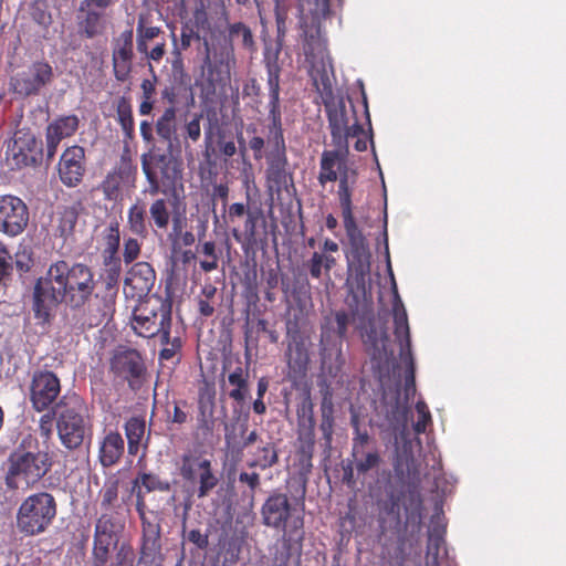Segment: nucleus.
Wrapping results in <instances>:
<instances>
[{"label":"nucleus","mask_w":566,"mask_h":566,"mask_svg":"<svg viewBox=\"0 0 566 566\" xmlns=\"http://www.w3.org/2000/svg\"><path fill=\"white\" fill-rule=\"evenodd\" d=\"M127 228L142 239H146L149 234L151 226L147 216V207L140 199H137L127 210Z\"/></svg>","instance_id":"nucleus-32"},{"label":"nucleus","mask_w":566,"mask_h":566,"mask_svg":"<svg viewBox=\"0 0 566 566\" xmlns=\"http://www.w3.org/2000/svg\"><path fill=\"white\" fill-rule=\"evenodd\" d=\"M156 272L148 262H137L127 272L124 281V294L127 298L142 302L154 287Z\"/></svg>","instance_id":"nucleus-23"},{"label":"nucleus","mask_w":566,"mask_h":566,"mask_svg":"<svg viewBox=\"0 0 566 566\" xmlns=\"http://www.w3.org/2000/svg\"><path fill=\"white\" fill-rule=\"evenodd\" d=\"M120 244V227L118 221L109 222L103 231V251L118 252Z\"/></svg>","instance_id":"nucleus-54"},{"label":"nucleus","mask_w":566,"mask_h":566,"mask_svg":"<svg viewBox=\"0 0 566 566\" xmlns=\"http://www.w3.org/2000/svg\"><path fill=\"white\" fill-rule=\"evenodd\" d=\"M217 294V287L212 284H205L198 296V311L205 317L212 316L214 313L213 298Z\"/></svg>","instance_id":"nucleus-53"},{"label":"nucleus","mask_w":566,"mask_h":566,"mask_svg":"<svg viewBox=\"0 0 566 566\" xmlns=\"http://www.w3.org/2000/svg\"><path fill=\"white\" fill-rule=\"evenodd\" d=\"M78 212L75 207H64L59 211L57 231L61 237L67 238L73 234Z\"/></svg>","instance_id":"nucleus-51"},{"label":"nucleus","mask_w":566,"mask_h":566,"mask_svg":"<svg viewBox=\"0 0 566 566\" xmlns=\"http://www.w3.org/2000/svg\"><path fill=\"white\" fill-rule=\"evenodd\" d=\"M352 457L358 474H366L378 468L381 462L380 453L376 448L360 450L358 454H352Z\"/></svg>","instance_id":"nucleus-45"},{"label":"nucleus","mask_w":566,"mask_h":566,"mask_svg":"<svg viewBox=\"0 0 566 566\" xmlns=\"http://www.w3.org/2000/svg\"><path fill=\"white\" fill-rule=\"evenodd\" d=\"M13 272L12 256L3 243H0V283L10 280Z\"/></svg>","instance_id":"nucleus-60"},{"label":"nucleus","mask_w":566,"mask_h":566,"mask_svg":"<svg viewBox=\"0 0 566 566\" xmlns=\"http://www.w3.org/2000/svg\"><path fill=\"white\" fill-rule=\"evenodd\" d=\"M262 524L283 532L284 546L290 542L304 538V516L292 506L286 494L272 492L261 507Z\"/></svg>","instance_id":"nucleus-7"},{"label":"nucleus","mask_w":566,"mask_h":566,"mask_svg":"<svg viewBox=\"0 0 566 566\" xmlns=\"http://www.w3.org/2000/svg\"><path fill=\"white\" fill-rule=\"evenodd\" d=\"M163 349L159 353V358L164 360H169L176 356V354L181 349V340L179 337H170L168 335L167 343H160Z\"/></svg>","instance_id":"nucleus-64"},{"label":"nucleus","mask_w":566,"mask_h":566,"mask_svg":"<svg viewBox=\"0 0 566 566\" xmlns=\"http://www.w3.org/2000/svg\"><path fill=\"white\" fill-rule=\"evenodd\" d=\"M206 81L216 88L217 85L224 84L230 78V71L223 61L211 62L207 56Z\"/></svg>","instance_id":"nucleus-47"},{"label":"nucleus","mask_w":566,"mask_h":566,"mask_svg":"<svg viewBox=\"0 0 566 566\" xmlns=\"http://www.w3.org/2000/svg\"><path fill=\"white\" fill-rule=\"evenodd\" d=\"M122 273V266L105 269V295H111L115 301L117 294V285Z\"/></svg>","instance_id":"nucleus-62"},{"label":"nucleus","mask_w":566,"mask_h":566,"mask_svg":"<svg viewBox=\"0 0 566 566\" xmlns=\"http://www.w3.org/2000/svg\"><path fill=\"white\" fill-rule=\"evenodd\" d=\"M407 416H408V407L406 405H401L399 400V396L395 398V401L386 407V421L387 427L394 433L398 431H402L407 426Z\"/></svg>","instance_id":"nucleus-39"},{"label":"nucleus","mask_w":566,"mask_h":566,"mask_svg":"<svg viewBox=\"0 0 566 566\" xmlns=\"http://www.w3.org/2000/svg\"><path fill=\"white\" fill-rule=\"evenodd\" d=\"M29 223V209L19 197L0 196V232L17 237L21 234Z\"/></svg>","instance_id":"nucleus-17"},{"label":"nucleus","mask_w":566,"mask_h":566,"mask_svg":"<svg viewBox=\"0 0 566 566\" xmlns=\"http://www.w3.org/2000/svg\"><path fill=\"white\" fill-rule=\"evenodd\" d=\"M154 167L160 169L164 185L174 186L176 180L180 178V169L167 155L157 154L154 151V148L149 153L143 154L142 169L150 185V193L153 195L159 190L158 177Z\"/></svg>","instance_id":"nucleus-18"},{"label":"nucleus","mask_w":566,"mask_h":566,"mask_svg":"<svg viewBox=\"0 0 566 566\" xmlns=\"http://www.w3.org/2000/svg\"><path fill=\"white\" fill-rule=\"evenodd\" d=\"M444 530L441 527H432L428 534L427 545V565L439 566V554L441 547L444 545Z\"/></svg>","instance_id":"nucleus-49"},{"label":"nucleus","mask_w":566,"mask_h":566,"mask_svg":"<svg viewBox=\"0 0 566 566\" xmlns=\"http://www.w3.org/2000/svg\"><path fill=\"white\" fill-rule=\"evenodd\" d=\"M57 436L67 450L78 449L91 430L87 406L78 395L64 396L54 407Z\"/></svg>","instance_id":"nucleus-6"},{"label":"nucleus","mask_w":566,"mask_h":566,"mask_svg":"<svg viewBox=\"0 0 566 566\" xmlns=\"http://www.w3.org/2000/svg\"><path fill=\"white\" fill-rule=\"evenodd\" d=\"M334 403L332 394L326 390L323 395L321 402V423L319 430L322 431L323 439L325 440L326 446H331L334 433Z\"/></svg>","instance_id":"nucleus-36"},{"label":"nucleus","mask_w":566,"mask_h":566,"mask_svg":"<svg viewBox=\"0 0 566 566\" xmlns=\"http://www.w3.org/2000/svg\"><path fill=\"white\" fill-rule=\"evenodd\" d=\"M354 437L352 439V454H358L360 450L371 449V438L366 430L361 431L356 419L353 420Z\"/></svg>","instance_id":"nucleus-57"},{"label":"nucleus","mask_w":566,"mask_h":566,"mask_svg":"<svg viewBox=\"0 0 566 566\" xmlns=\"http://www.w3.org/2000/svg\"><path fill=\"white\" fill-rule=\"evenodd\" d=\"M249 374L241 366L234 368L228 376L229 384L233 387L229 391V397L238 403L244 402L249 392Z\"/></svg>","instance_id":"nucleus-42"},{"label":"nucleus","mask_w":566,"mask_h":566,"mask_svg":"<svg viewBox=\"0 0 566 566\" xmlns=\"http://www.w3.org/2000/svg\"><path fill=\"white\" fill-rule=\"evenodd\" d=\"M142 244L136 238H126L124 240L123 258L126 264L134 262L140 254Z\"/></svg>","instance_id":"nucleus-63"},{"label":"nucleus","mask_w":566,"mask_h":566,"mask_svg":"<svg viewBox=\"0 0 566 566\" xmlns=\"http://www.w3.org/2000/svg\"><path fill=\"white\" fill-rule=\"evenodd\" d=\"M270 150L265 155L268 168L266 184L271 191L280 195L289 187L294 188L293 174L287 170L286 144L268 145Z\"/></svg>","instance_id":"nucleus-16"},{"label":"nucleus","mask_w":566,"mask_h":566,"mask_svg":"<svg viewBox=\"0 0 566 566\" xmlns=\"http://www.w3.org/2000/svg\"><path fill=\"white\" fill-rule=\"evenodd\" d=\"M348 153L324 150L319 161L318 184L324 187L327 182L338 180L337 197L342 210L343 222L356 221L354 216L353 193L358 180V172L347 164Z\"/></svg>","instance_id":"nucleus-3"},{"label":"nucleus","mask_w":566,"mask_h":566,"mask_svg":"<svg viewBox=\"0 0 566 566\" xmlns=\"http://www.w3.org/2000/svg\"><path fill=\"white\" fill-rule=\"evenodd\" d=\"M314 450L315 433L311 430H297L296 467L303 476L312 472Z\"/></svg>","instance_id":"nucleus-31"},{"label":"nucleus","mask_w":566,"mask_h":566,"mask_svg":"<svg viewBox=\"0 0 566 566\" xmlns=\"http://www.w3.org/2000/svg\"><path fill=\"white\" fill-rule=\"evenodd\" d=\"M319 95L325 106L331 136L335 150L348 153V138L360 135L364 129L359 124L350 98L347 108L344 97H336L327 75L321 77Z\"/></svg>","instance_id":"nucleus-2"},{"label":"nucleus","mask_w":566,"mask_h":566,"mask_svg":"<svg viewBox=\"0 0 566 566\" xmlns=\"http://www.w3.org/2000/svg\"><path fill=\"white\" fill-rule=\"evenodd\" d=\"M171 219L169 201L164 198L155 199L149 206L151 229L166 230Z\"/></svg>","instance_id":"nucleus-40"},{"label":"nucleus","mask_w":566,"mask_h":566,"mask_svg":"<svg viewBox=\"0 0 566 566\" xmlns=\"http://www.w3.org/2000/svg\"><path fill=\"white\" fill-rule=\"evenodd\" d=\"M109 370L115 377L127 381L132 390H138L145 381L146 364L137 349L125 348L114 353Z\"/></svg>","instance_id":"nucleus-14"},{"label":"nucleus","mask_w":566,"mask_h":566,"mask_svg":"<svg viewBox=\"0 0 566 566\" xmlns=\"http://www.w3.org/2000/svg\"><path fill=\"white\" fill-rule=\"evenodd\" d=\"M416 411L418 413V419L413 423V430L417 434L423 433L427 430L429 423H431V413L427 403L422 400H419L416 403Z\"/></svg>","instance_id":"nucleus-58"},{"label":"nucleus","mask_w":566,"mask_h":566,"mask_svg":"<svg viewBox=\"0 0 566 566\" xmlns=\"http://www.w3.org/2000/svg\"><path fill=\"white\" fill-rule=\"evenodd\" d=\"M287 345L285 350V359L290 374L294 376L304 375L310 361L308 353L301 332L295 328H287Z\"/></svg>","instance_id":"nucleus-28"},{"label":"nucleus","mask_w":566,"mask_h":566,"mask_svg":"<svg viewBox=\"0 0 566 566\" xmlns=\"http://www.w3.org/2000/svg\"><path fill=\"white\" fill-rule=\"evenodd\" d=\"M53 77L52 66L48 62H34L27 71L18 73L11 80L14 93L22 96L38 94Z\"/></svg>","instance_id":"nucleus-22"},{"label":"nucleus","mask_w":566,"mask_h":566,"mask_svg":"<svg viewBox=\"0 0 566 566\" xmlns=\"http://www.w3.org/2000/svg\"><path fill=\"white\" fill-rule=\"evenodd\" d=\"M279 462V454L275 446L268 442L262 447H258L252 453V459L248 462L249 468H259L266 470L272 468Z\"/></svg>","instance_id":"nucleus-43"},{"label":"nucleus","mask_w":566,"mask_h":566,"mask_svg":"<svg viewBox=\"0 0 566 566\" xmlns=\"http://www.w3.org/2000/svg\"><path fill=\"white\" fill-rule=\"evenodd\" d=\"M261 214H262V212L260 209H256L254 211L248 210V212H247V219L244 221L243 234L245 237V240L249 243H251L255 240L258 221L261 218Z\"/></svg>","instance_id":"nucleus-61"},{"label":"nucleus","mask_w":566,"mask_h":566,"mask_svg":"<svg viewBox=\"0 0 566 566\" xmlns=\"http://www.w3.org/2000/svg\"><path fill=\"white\" fill-rule=\"evenodd\" d=\"M266 74L269 90L266 143L268 145L285 144L280 104L281 67L277 59L266 61Z\"/></svg>","instance_id":"nucleus-12"},{"label":"nucleus","mask_w":566,"mask_h":566,"mask_svg":"<svg viewBox=\"0 0 566 566\" xmlns=\"http://www.w3.org/2000/svg\"><path fill=\"white\" fill-rule=\"evenodd\" d=\"M146 499L144 493L137 492L136 511L142 522V546H140V560L145 563H154L160 555V525L153 523L146 517Z\"/></svg>","instance_id":"nucleus-21"},{"label":"nucleus","mask_w":566,"mask_h":566,"mask_svg":"<svg viewBox=\"0 0 566 566\" xmlns=\"http://www.w3.org/2000/svg\"><path fill=\"white\" fill-rule=\"evenodd\" d=\"M172 55L171 72L161 90V99L172 107H177L182 101L188 105H193L195 94L191 77L185 70L182 55L178 50H174Z\"/></svg>","instance_id":"nucleus-13"},{"label":"nucleus","mask_w":566,"mask_h":566,"mask_svg":"<svg viewBox=\"0 0 566 566\" xmlns=\"http://www.w3.org/2000/svg\"><path fill=\"white\" fill-rule=\"evenodd\" d=\"M394 334L400 345V359L406 364L403 397L406 403L416 395L415 360L411 353L410 328L403 303L395 289L392 303Z\"/></svg>","instance_id":"nucleus-9"},{"label":"nucleus","mask_w":566,"mask_h":566,"mask_svg":"<svg viewBox=\"0 0 566 566\" xmlns=\"http://www.w3.org/2000/svg\"><path fill=\"white\" fill-rule=\"evenodd\" d=\"M124 439L117 431H109L99 442L98 459L104 468H109L119 462L124 454Z\"/></svg>","instance_id":"nucleus-30"},{"label":"nucleus","mask_w":566,"mask_h":566,"mask_svg":"<svg viewBox=\"0 0 566 566\" xmlns=\"http://www.w3.org/2000/svg\"><path fill=\"white\" fill-rule=\"evenodd\" d=\"M96 285L94 271L85 263L65 260L51 263L33 286L32 312L36 324H49L61 304L74 311L72 327L76 331L107 323L115 313V302L111 295L96 294Z\"/></svg>","instance_id":"nucleus-1"},{"label":"nucleus","mask_w":566,"mask_h":566,"mask_svg":"<svg viewBox=\"0 0 566 566\" xmlns=\"http://www.w3.org/2000/svg\"><path fill=\"white\" fill-rule=\"evenodd\" d=\"M60 392V379L53 371H34L30 385V401L36 411L41 412L49 409Z\"/></svg>","instance_id":"nucleus-19"},{"label":"nucleus","mask_w":566,"mask_h":566,"mask_svg":"<svg viewBox=\"0 0 566 566\" xmlns=\"http://www.w3.org/2000/svg\"><path fill=\"white\" fill-rule=\"evenodd\" d=\"M180 461L179 470L182 480L195 485L207 458L200 454L185 453L181 455Z\"/></svg>","instance_id":"nucleus-41"},{"label":"nucleus","mask_w":566,"mask_h":566,"mask_svg":"<svg viewBox=\"0 0 566 566\" xmlns=\"http://www.w3.org/2000/svg\"><path fill=\"white\" fill-rule=\"evenodd\" d=\"M85 170V149L78 145L67 147L61 155L57 168L62 184L66 187L78 186Z\"/></svg>","instance_id":"nucleus-24"},{"label":"nucleus","mask_w":566,"mask_h":566,"mask_svg":"<svg viewBox=\"0 0 566 566\" xmlns=\"http://www.w3.org/2000/svg\"><path fill=\"white\" fill-rule=\"evenodd\" d=\"M77 33L83 39L103 36L107 30L105 11L93 7L83 8L80 3L76 15Z\"/></svg>","instance_id":"nucleus-27"},{"label":"nucleus","mask_w":566,"mask_h":566,"mask_svg":"<svg viewBox=\"0 0 566 566\" xmlns=\"http://www.w3.org/2000/svg\"><path fill=\"white\" fill-rule=\"evenodd\" d=\"M128 453L136 455L145 437L146 422L144 418L132 417L125 422Z\"/></svg>","instance_id":"nucleus-38"},{"label":"nucleus","mask_w":566,"mask_h":566,"mask_svg":"<svg viewBox=\"0 0 566 566\" xmlns=\"http://www.w3.org/2000/svg\"><path fill=\"white\" fill-rule=\"evenodd\" d=\"M43 143L29 129H19L8 142L6 161L10 170H21L41 164Z\"/></svg>","instance_id":"nucleus-11"},{"label":"nucleus","mask_w":566,"mask_h":566,"mask_svg":"<svg viewBox=\"0 0 566 566\" xmlns=\"http://www.w3.org/2000/svg\"><path fill=\"white\" fill-rule=\"evenodd\" d=\"M319 356L324 368L332 370L343 364L342 342L332 339L327 333H322L319 343Z\"/></svg>","instance_id":"nucleus-34"},{"label":"nucleus","mask_w":566,"mask_h":566,"mask_svg":"<svg viewBox=\"0 0 566 566\" xmlns=\"http://www.w3.org/2000/svg\"><path fill=\"white\" fill-rule=\"evenodd\" d=\"M363 338L373 360L381 361L392 355V350L389 349V336L385 328H377L375 324H369Z\"/></svg>","instance_id":"nucleus-29"},{"label":"nucleus","mask_w":566,"mask_h":566,"mask_svg":"<svg viewBox=\"0 0 566 566\" xmlns=\"http://www.w3.org/2000/svg\"><path fill=\"white\" fill-rule=\"evenodd\" d=\"M343 223L348 240V248L345 252L348 272L357 286L364 287L371 266L369 244L357 221Z\"/></svg>","instance_id":"nucleus-10"},{"label":"nucleus","mask_w":566,"mask_h":566,"mask_svg":"<svg viewBox=\"0 0 566 566\" xmlns=\"http://www.w3.org/2000/svg\"><path fill=\"white\" fill-rule=\"evenodd\" d=\"M132 327L142 337L158 336L160 343H167L171 329L170 305L159 297L154 302L150 298L142 301L134 310Z\"/></svg>","instance_id":"nucleus-8"},{"label":"nucleus","mask_w":566,"mask_h":566,"mask_svg":"<svg viewBox=\"0 0 566 566\" xmlns=\"http://www.w3.org/2000/svg\"><path fill=\"white\" fill-rule=\"evenodd\" d=\"M172 221V232L170 237H174V245L191 247L196 242L195 234L191 231H182L181 220L179 218H174Z\"/></svg>","instance_id":"nucleus-56"},{"label":"nucleus","mask_w":566,"mask_h":566,"mask_svg":"<svg viewBox=\"0 0 566 566\" xmlns=\"http://www.w3.org/2000/svg\"><path fill=\"white\" fill-rule=\"evenodd\" d=\"M195 39L196 40L200 39L198 30L193 25H191L189 23H185L181 27L180 43L179 44H177L176 35H175V33H172V40H174V43H175L174 50H178L179 53L181 54V51H186V50H188L190 48L191 42Z\"/></svg>","instance_id":"nucleus-55"},{"label":"nucleus","mask_w":566,"mask_h":566,"mask_svg":"<svg viewBox=\"0 0 566 566\" xmlns=\"http://www.w3.org/2000/svg\"><path fill=\"white\" fill-rule=\"evenodd\" d=\"M228 41L233 48L237 40H240V44L242 49L245 51L253 53L256 51V44L254 41V36L252 30L249 25L243 22H234L228 25Z\"/></svg>","instance_id":"nucleus-37"},{"label":"nucleus","mask_w":566,"mask_h":566,"mask_svg":"<svg viewBox=\"0 0 566 566\" xmlns=\"http://www.w3.org/2000/svg\"><path fill=\"white\" fill-rule=\"evenodd\" d=\"M202 114H193L192 118L188 120L184 126V139L185 142L190 140L197 143L201 137L200 120Z\"/></svg>","instance_id":"nucleus-59"},{"label":"nucleus","mask_w":566,"mask_h":566,"mask_svg":"<svg viewBox=\"0 0 566 566\" xmlns=\"http://www.w3.org/2000/svg\"><path fill=\"white\" fill-rule=\"evenodd\" d=\"M144 493L171 491V483L167 479H161L158 474L151 472H139L133 481L132 493L137 497V492Z\"/></svg>","instance_id":"nucleus-33"},{"label":"nucleus","mask_w":566,"mask_h":566,"mask_svg":"<svg viewBox=\"0 0 566 566\" xmlns=\"http://www.w3.org/2000/svg\"><path fill=\"white\" fill-rule=\"evenodd\" d=\"M135 175L136 167L133 166L130 158L126 155H122L119 163L106 175L101 184L104 198L107 200H117L123 186L133 181Z\"/></svg>","instance_id":"nucleus-25"},{"label":"nucleus","mask_w":566,"mask_h":566,"mask_svg":"<svg viewBox=\"0 0 566 566\" xmlns=\"http://www.w3.org/2000/svg\"><path fill=\"white\" fill-rule=\"evenodd\" d=\"M4 483L9 490L27 491L35 486L51 470L53 461L45 451L15 450L10 453Z\"/></svg>","instance_id":"nucleus-4"},{"label":"nucleus","mask_w":566,"mask_h":566,"mask_svg":"<svg viewBox=\"0 0 566 566\" xmlns=\"http://www.w3.org/2000/svg\"><path fill=\"white\" fill-rule=\"evenodd\" d=\"M101 496V510L103 513H113V509L118 499V481L106 482L99 492Z\"/></svg>","instance_id":"nucleus-52"},{"label":"nucleus","mask_w":566,"mask_h":566,"mask_svg":"<svg viewBox=\"0 0 566 566\" xmlns=\"http://www.w3.org/2000/svg\"><path fill=\"white\" fill-rule=\"evenodd\" d=\"M111 46L114 77L116 81L124 83L130 77L135 57L133 29H126L119 35L113 38Z\"/></svg>","instance_id":"nucleus-20"},{"label":"nucleus","mask_w":566,"mask_h":566,"mask_svg":"<svg viewBox=\"0 0 566 566\" xmlns=\"http://www.w3.org/2000/svg\"><path fill=\"white\" fill-rule=\"evenodd\" d=\"M124 524L115 516V513H102L97 518L94 531L93 564L105 566L112 545L118 542V535Z\"/></svg>","instance_id":"nucleus-15"},{"label":"nucleus","mask_w":566,"mask_h":566,"mask_svg":"<svg viewBox=\"0 0 566 566\" xmlns=\"http://www.w3.org/2000/svg\"><path fill=\"white\" fill-rule=\"evenodd\" d=\"M219 479L213 470L212 462L207 459L200 473L197 476V489L195 493L198 499L207 497L212 490L218 485Z\"/></svg>","instance_id":"nucleus-44"},{"label":"nucleus","mask_w":566,"mask_h":566,"mask_svg":"<svg viewBox=\"0 0 566 566\" xmlns=\"http://www.w3.org/2000/svg\"><path fill=\"white\" fill-rule=\"evenodd\" d=\"M80 119L76 115H64L51 122L45 129L46 157L52 160L60 143L73 136L78 129Z\"/></svg>","instance_id":"nucleus-26"},{"label":"nucleus","mask_w":566,"mask_h":566,"mask_svg":"<svg viewBox=\"0 0 566 566\" xmlns=\"http://www.w3.org/2000/svg\"><path fill=\"white\" fill-rule=\"evenodd\" d=\"M117 122L126 136L130 137L135 129L132 105L126 97H120L116 105Z\"/></svg>","instance_id":"nucleus-50"},{"label":"nucleus","mask_w":566,"mask_h":566,"mask_svg":"<svg viewBox=\"0 0 566 566\" xmlns=\"http://www.w3.org/2000/svg\"><path fill=\"white\" fill-rule=\"evenodd\" d=\"M155 129L158 137L172 147L174 140H177V107L168 106L155 123Z\"/></svg>","instance_id":"nucleus-35"},{"label":"nucleus","mask_w":566,"mask_h":566,"mask_svg":"<svg viewBox=\"0 0 566 566\" xmlns=\"http://www.w3.org/2000/svg\"><path fill=\"white\" fill-rule=\"evenodd\" d=\"M298 430H311L315 433L314 405L310 394L305 395L296 407Z\"/></svg>","instance_id":"nucleus-46"},{"label":"nucleus","mask_w":566,"mask_h":566,"mask_svg":"<svg viewBox=\"0 0 566 566\" xmlns=\"http://www.w3.org/2000/svg\"><path fill=\"white\" fill-rule=\"evenodd\" d=\"M161 29L155 25H147L146 17L140 14L138 17L136 28V43L138 52H147V45L150 40H154L161 33Z\"/></svg>","instance_id":"nucleus-48"},{"label":"nucleus","mask_w":566,"mask_h":566,"mask_svg":"<svg viewBox=\"0 0 566 566\" xmlns=\"http://www.w3.org/2000/svg\"><path fill=\"white\" fill-rule=\"evenodd\" d=\"M57 515V501L48 491L29 494L15 514V527L25 537L39 536L50 530Z\"/></svg>","instance_id":"nucleus-5"}]
</instances>
